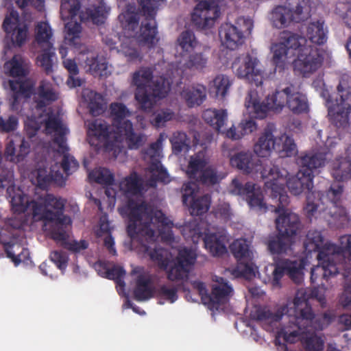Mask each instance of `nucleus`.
<instances>
[{
	"label": "nucleus",
	"mask_w": 351,
	"mask_h": 351,
	"mask_svg": "<svg viewBox=\"0 0 351 351\" xmlns=\"http://www.w3.org/2000/svg\"><path fill=\"white\" fill-rule=\"evenodd\" d=\"M186 55L187 56L183 63L184 69L191 71L202 72L207 67L208 56L204 50H194Z\"/></svg>",
	"instance_id": "34"
},
{
	"label": "nucleus",
	"mask_w": 351,
	"mask_h": 351,
	"mask_svg": "<svg viewBox=\"0 0 351 351\" xmlns=\"http://www.w3.org/2000/svg\"><path fill=\"white\" fill-rule=\"evenodd\" d=\"M178 289L176 286L162 285L156 289L155 294L170 303H173L178 298Z\"/></svg>",
	"instance_id": "64"
},
{
	"label": "nucleus",
	"mask_w": 351,
	"mask_h": 351,
	"mask_svg": "<svg viewBox=\"0 0 351 351\" xmlns=\"http://www.w3.org/2000/svg\"><path fill=\"white\" fill-rule=\"evenodd\" d=\"M308 0H287V6L277 5L271 11L270 21L274 27L281 29L292 22L300 23L310 16Z\"/></svg>",
	"instance_id": "9"
},
{
	"label": "nucleus",
	"mask_w": 351,
	"mask_h": 351,
	"mask_svg": "<svg viewBox=\"0 0 351 351\" xmlns=\"http://www.w3.org/2000/svg\"><path fill=\"white\" fill-rule=\"evenodd\" d=\"M276 137L273 134V125H267L254 145V153L261 158L269 156L274 150Z\"/></svg>",
	"instance_id": "27"
},
{
	"label": "nucleus",
	"mask_w": 351,
	"mask_h": 351,
	"mask_svg": "<svg viewBox=\"0 0 351 351\" xmlns=\"http://www.w3.org/2000/svg\"><path fill=\"white\" fill-rule=\"evenodd\" d=\"M119 189L126 196L139 193L142 189V184L138 174L132 172L123 178L119 183Z\"/></svg>",
	"instance_id": "46"
},
{
	"label": "nucleus",
	"mask_w": 351,
	"mask_h": 351,
	"mask_svg": "<svg viewBox=\"0 0 351 351\" xmlns=\"http://www.w3.org/2000/svg\"><path fill=\"white\" fill-rule=\"evenodd\" d=\"M258 60L249 53L237 58L232 68L236 75L256 86L262 85L263 72L258 68Z\"/></svg>",
	"instance_id": "16"
},
{
	"label": "nucleus",
	"mask_w": 351,
	"mask_h": 351,
	"mask_svg": "<svg viewBox=\"0 0 351 351\" xmlns=\"http://www.w3.org/2000/svg\"><path fill=\"white\" fill-rule=\"evenodd\" d=\"M165 0H139L141 12L145 16L141 22L140 34L138 38L140 42L153 46L156 40L157 24L156 11L160 3Z\"/></svg>",
	"instance_id": "14"
},
{
	"label": "nucleus",
	"mask_w": 351,
	"mask_h": 351,
	"mask_svg": "<svg viewBox=\"0 0 351 351\" xmlns=\"http://www.w3.org/2000/svg\"><path fill=\"white\" fill-rule=\"evenodd\" d=\"M10 75L12 77H26L29 73V62L14 56L10 61Z\"/></svg>",
	"instance_id": "54"
},
{
	"label": "nucleus",
	"mask_w": 351,
	"mask_h": 351,
	"mask_svg": "<svg viewBox=\"0 0 351 351\" xmlns=\"http://www.w3.org/2000/svg\"><path fill=\"white\" fill-rule=\"evenodd\" d=\"M30 151L29 143L24 138L21 140V143L16 149L14 141L10 140L6 145L4 156L6 160L17 163L23 161Z\"/></svg>",
	"instance_id": "33"
},
{
	"label": "nucleus",
	"mask_w": 351,
	"mask_h": 351,
	"mask_svg": "<svg viewBox=\"0 0 351 351\" xmlns=\"http://www.w3.org/2000/svg\"><path fill=\"white\" fill-rule=\"evenodd\" d=\"M156 293V288L152 285V280L150 276L140 274L136 280V287L134 289V297L137 301H145Z\"/></svg>",
	"instance_id": "32"
},
{
	"label": "nucleus",
	"mask_w": 351,
	"mask_h": 351,
	"mask_svg": "<svg viewBox=\"0 0 351 351\" xmlns=\"http://www.w3.org/2000/svg\"><path fill=\"white\" fill-rule=\"evenodd\" d=\"M256 128V123L254 120H245L240 123L238 128L234 126H232L227 130L226 135L228 138H231L232 140H239L243 136L255 131Z\"/></svg>",
	"instance_id": "48"
},
{
	"label": "nucleus",
	"mask_w": 351,
	"mask_h": 351,
	"mask_svg": "<svg viewBox=\"0 0 351 351\" xmlns=\"http://www.w3.org/2000/svg\"><path fill=\"white\" fill-rule=\"evenodd\" d=\"M119 214L127 218V233L132 240H140L143 251L160 269L167 270L171 263L168 252L162 247H152L143 243H154L158 235L165 241H173V221L160 210H154L143 200L128 198L118 208Z\"/></svg>",
	"instance_id": "1"
},
{
	"label": "nucleus",
	"mask_w": 351,
	"mask_h": 351,
	"mask_svg": "<svg viewBox=\"0 0 351 351\" xmlns=\"http://www.w3.org/2000/svg\"><path fill=\"white\" fill-rule=\"evenodd\" d=\"M180 95L189 108L197 107L206 99V87L199 84L188 86L183 88Z\"/></svg>",
	"instance_id": "29"
},
{
	"label": "nucleus",
	"mask_w": 351,
	"mask_h": 351,
	"mask_svg": "<svg viewBox=\"0 0 351 351\" xmlns=\"http://www.w3.org/2000/svg\"><path fill=\"white\" fill-rule=\"evenodd\" d=\"M81 59L84 61L85 68L92 75H102L107 69V64L104 61L99 60L98 56L93 52L82 53Z\"/></svg>",
	"instance_id": "45"
},
{
	"label": "nucleus",
	"mask_w": 351,
	"mask_h": 351,
	"mask_svg": "<svg viewBox=\"0 0 351 351\" xmlns=\"http://www.w3.org/2000/svg\"><path fill=\"white\" fill-rule=\"evenodd\" d=\"M308 43L315 44V46L321 45L326 42L327 36L324 29V23L316 21L310 23L306 29Z\"/></svg>",
	"instance_id": "44"
},
{
	"label": "nucleus",
	"mask_w": 351,
	"mask_h": 351,
	"mask_svg": "<svg viewBox=\"0 0 351 351\" xmlns=\"http://www.w3.org/2000/svg\"><path fill=\"white\" fill-rule=\"evenodd\" d=\"M7 193H8L9 197L10 198L12 209L13 210L14 213H25L30 208L32 210V215L34 217L43 221L40 215H34V208L36 204L45 207V210H54L53 207L48 206H47L46 203V199L47 197L49 195H53L52 194L46 195L44 197L43 203L42 204L38 203L34 200L29 201L27 197L23 193L22 191L19 189L15 191L14 188L8 187L7 189Z\"/></svg>",
	"instance_id": "20"
},
{
	"label": "nucleus",
	"mask_w": 351,
	"mask_h": 351,
	"mask_svg": "<svg viewBox=\"0 0 351 351\" xmlns=\"http://www.w3.org/2000/svg\"><path fill=\"white\" fill-rule=\"evenodd\" d=\"M332 176L338 182H344L351 178V160L348 157H339L331 163Z\"/></svg>",
	"instance_id": "35"
},
{
	"label": "nucleus",
	"mask_w": 351,
	"mask_h": 351,
	"mask_svg": "<svg viewBox=\"0 0 351 351\" xmlns=\"http://www.w3.org/2000/svg\"><path fill=\"white\" fill-rule=\"evenodd\" d=\"M331 245H327L317 254L318 265L311 270V282L317 286H324L330 278L337 276L339 273L337 263L340 261L339 257L330 247Z\"/></svg>",
	"instance_id": "11"
},
{
	"label": "nucleus",
	"mask_w": 351,
	"mask_h": 351,
	"mask_svg": "<svg viewBox=\"0 0 351 351\" xmlns=\"http://www.w3.org/2000/svg\"><path fill=\"white\" fill-rule=\"evenodd\" d=\"M52 36V30L47 22H39L36 27L35 40L38 45L41 47H49L53 45L50 39Z\"/></svg>",
	"instance_id": "53"
},
{
	"label": "nucleus",
	"mask_w": 351,
	"mask_h": 351,
	"mask_svg": "<svg viewBox=\"0 0 351 351\" xmlns=\"http://www.w3.org/2000/svg\"><path fill=\"white\" fill-rule=\"evenodd\" d=\"M327 245L335 244L330 242L324 243V238L322 232L316 230H310L304 241V247L308 253L317 252L319 254Z\"/></svg>",
	"instance_id": "38"
},
{
	"label": "nucleus",
	"mask_w": 351,
	"mask_h": 351,
	"mask_svg": "<svg viewBox=\"0 0 351 351\" xmlns=\"http://www.w3.org/2000/svg\"><path fill=\"white\" fill-rule=\"evenodd\" d=\"M113 137L114 142L111 143L110 149H112L114 143H120L123 140L129 149H137L142 147L147 140L146 136L143 132H134L132 123L130 120L118 122Z\"/></svg>",
	"instance_id": "18"
},
{
	"label": "nucleus",
	"mask_w": 351,
	"mask_h": 351,
	"mask_svg": "<svg viewBox=\"0 0 351 351\" xmlns=\"http://www.w3.org/2000/svg\"><path fill=\"white\" fill-rule=\"evenodd\" d=\"M182 203L184 205H188L190 202L189 210L191 215L199 216L206 213L211 203L210 197L204 195L195 198L194 189L190 183L184 184L182 186Z\"/></svg>",
	"instance_id": "22"
},
{
	"label": "nucleus",
	"mask_w": 351,
	"mask_h": 351,
	"mask_svg": "<svg viewBox=\"0 0 351 351\" xmlns=\"http://www.w3.org/2000/svg\"><path fill=\"white\" fill-rule=\"evenodd\" d=\"M332 250L341 258H347L351 261V234L341 236L339 238V245H330Z\"/></svg>",
	"instance_id": "57"
},
{
	"label": "nucleus",
	"mask_w": 351,
	"mask_h": 351,
	"mask_svg": "<svg viewBox=\"0 0 351 351\" xmlns=\"http://www.w3.org/2000/svg\"><path fill=\"white\" fill-rule=\"evenodd\" d=\"M326 161V154L322 152L311 150L303 152L297 158V164L300 167L295 176L287 180L285 178L289 192L298 195L302 193H310L313 188V171L323 167Z\"/></svg>",
	"instance_id": "5"
},
{
	"label": "nucleus",
	"mask_w": 351,
	"mask_h": 351,
	"mask_svg": "<svg viewBox=\"0 0 351 351\" xmlns=\"http://www.w3.org/2000/svg\"><path fill=\"white\" fill-rule=\"evenodd\" d=\"M274 147V151L280 158L291 157L298 152L293 138L286 134L276 137Z\"/></svg>",
	"instance_id": "36"
},
{
	"label": "nucleus",
	"mask_w": 351,
	"mask_h": 351,
	"mask_svg": "<svg viewBox=\"0 0 351 351\" xmlns=\"http://www.w3.org/2000/svg\"><path fill=\"white\" fill-rule=\"evenodd\" d=\"M167 91L164 79L155 80L149 84L146 93V104H141L139 108L143 111H151L154 107L157 99H162L166 97Z\"/></svg>",
	"instance_id": "28"
},
{
	"label": "nucleus",
	"mask_w": 351,
	"mask_h": 351,
	"mask_svg": "<svg viewBox=\"0 0 351 351\" xmlns=\"http://www.w3.org/2000/svg\"><path fill=\"white\" fill-rule=\"evenodd\" d=\"M213 87L215 90L217 96L224 97L232 83L227 75L219 74L217 75L213 80Z\"/></svg>",
	"instance_id": "63"
},
{
	"label": "nucleus",
	"mask_w": 351,
	"mask_h": 351,
	"mask_svg": "<svg viewBox=\"0 0 351 351\" xmlns=\"http://www.w3.org/2000/svg\"><path fill=\"white\" fill-rule=\"evenodd\" d=\"M153 78V71L149 67L141 68L132 74V84L135 86L134 97L138 105L146 104L147 89Z\"/></svg>",
	"instance_id": "25"
},
{
	"label": "nucleus",
	"mask_w": 351,
	"mask_h": 351,
	"mask_svg": "<svg viewBox=\"0 0 351 351\" xmlns=\"http://www.w3.org/2000/svg\"><path fill=\"white\" fill-rule=\"evenodd\" d=\"M223 241L224 237L217 233L206 234L204 238L205 247L214 256H220L227 252Z\"/></svg>",
	"instance_id": "39"
},
{
	"label": "nucleus",
	"mask_w": 351,
	"mask_h": 351,
	"mask_svg": "<svg viewBox=\"0 0 351 351\" xmlns=\"http://www.w3.org/2000/svg\"><path fill=\"white\" fill-rule=\"evenodd\" d=\"M348 76H343L337 86L339 100L335 104L328 103V116L330 123L337 128H346L351 125V84Z\"/></svg>",
	"instance_id": "8"
},
{
	"label": "nucleus",
	"mask_w": 351,
	"mask_h": 351,
	"mask_svg": "<svg viewBox=\"0 0 351 351\" xmlns=\"http://www.w3.org/2000/svg\"><path fill=\"white\" fill-rule=\"evenodd\" d=\"M276 173L278 174L268 176L265 179V186L266 189L271 191V195L273 198H278V206L275 208V212L280 214L282 212H291L287 208L289 204V197L285 191V178L284 175L277 166ZM274 174V171L272 172Z\"/></svg>",
	"instance_id": "19"
},
{
	"label": "nucleus",
	"mask_w": 351,
	"mask_h": 351,
	"mask_svg": "<svg viewBox=\"0 0 351 351\" xmlns=\"http://www.w3.org/2000/svg\"><path fill=\"white\" fill-rule=\"evenodd\" d=\"M277 232L282 236L292 240L301 228L298 215L293 212H282L278 214L275 221Z\"/></svg>",
	"instance_id": "24"
},
{
	"label": "nucleus",
	"mask_w": 351,
	"mask_h": 351,
	"mask_svg": "<svg viewBox=\"0 0 351 351\" xmlns=\"http://www.w3.org/2000/svg\"><path fill=\"white\" fill-rule=\"evenodd\" d=\"M272 62L276 69L284 70L289 59L294 60V68L304 77H308L317 71L324 61L322 51L315 45L308 44V40L302 36L289 31H282L280 41L271 47Z\"/></svg>",
	"instance_id": "2"
},
{
	"label": "nucleus",
	"mask_w": 351,
	"mask_h": 351,
	"mask_svg": "<svg viewBox=\"0 0 351 351\" xmlns=\"http://www.w3.org/2000/svg\"><path fill=\"white\" fill-rule=\"evenodd\" d=\"M291 243V240L278 232L269 235L266 245L271 254H281L287 252Z\"/></svg>",
	"instance_id": "42"
},
{
	"label": "nucleus",
	"mask_w": 351,
	"mask_h": 351,
	"mask_svg": "<svg viewBox=\"0 0 351 351\" xmlns=\"http://www.w3.org/2000/svg\"><path fill=\"white\" fill-rule=\"evenodd\" d=\"M70 5L69 17L74 19L79 14L82 22L90 21L99 25L104 23L108 12V8L100 1L97 4L88 5L90 0H67Z\"/></svg>",
	"instance_id": "12"
},
{
	"label": "nucleus",
	"mask_w": 351,
	"mask_h": 351,
	"mask_svg": "<svg viewBox=\"0 0 351 351\" xmlns=\"http://www.w3.org/2000/svg\"><path fill=\"white\" fill-rule=\"evenodd\" d=\"M64 67L69 72V77L66 81L68 86L71 88L81 86L84 81L80 77H76L79 73L78 66L74 60L65 59L62 62Z\"/></svg>",
	"instance_id": "56"
},
{
	"label": "nucleus",
	"mask_w": 351,
	"mask_h": 351,
	"mask_svg": "<svg viewBox=\"0 0 351 351\" xmlns=\"http://www.w3.org/2000/svg\"><path fill=\"white\" fill-rule=\"evenodd\" d=\"M196 258V254L193 250L187 247L180 249L173 265L167 271V279L173 282L187 280Z\"/></svg>",
	"instance_id": "17"
},
{
	"label": "nucleus",
	"mask_w": 351,
	"mask_h": 351,
	"mask_svg": "<svg viewBox=\"0 0 351 351\" xmlns=\"http://www.w3.org/2000/svg\"><path fill=\"white\" fill-rule=\"evenodd\" d=\"M132 8H128L125 12L119 14L118 19L120 21L122 28L125 31L134 33L132 36H134L136 34V33H135V30L138 27L139 17L137 12H136L134 10H131ZM133 10H135V8ZM130 36H132V34H130Z\"/></svg>",
	"instance_id": "50"
},
{
	"label": "nucleus",
	"mask_w": 351,
	"mask_h": 351,
	"mask_svg": "<svg viewBox=\"0 0 351 351\" xmlns=\"http://www.w3.org/2000/svg\"><path fill=\"white\" fill-rule=\"evenodd\" d=\"M288 272L289 276L296 283H300L302 278V273L300 269L295 267H289L287 262L278 263L272 273V285L279 286L280 280L285 272Z\"/></svg>",
	"instance_id": "37"
},
{
	"label": "nucleus",
	"mask_w": 351,
	"mask_h": 351,
	"mask_svg": "<svg viewBox=\"0 0 351 351\" xmlns=\"http://www.w3.org/2000/svg\"><path fill=\"white\" fill-rule=\"evenodd\" d=\"M47 206H51L54 210H45V207L36 205L34 208V215H40L45 226L50 225L51 238L60 242L61 245L73 252H80L88 247L85 240L80 241H69L67 228L71 223V218L64 214L65 201L54 195H49L46 199Z\"/></svg>",
	"instance_id": "4"
},
{
	"label": "nucleus",
	"mask_w": 351,
	"mask_h": 351,
	"mask_svg": "<svg viewBox=\"0 0 351 351\" xmlns=\"http://www.w3.org/2000/svg\"><path fill=\"white\" fill-rule=\"evenodd\" d=\"M232 193L246 197V200L250 207L266 210L263 192L261 188L256 187L255 184L248 182L243 186L237 179H234L232 181Z\"/></svg>",
	"instance_id": "21"
},
{
	"label": "nucleus",
	"mask_w": 351,
	"mask_h": 351,
	"mask_svg": "<svg viewBox=\"0 0 351 351\" xmlns=\"http://www.w3.org/2000/svg\"><path fill=\"white\" fill-rule=\"evenodd\" d=\"M213 280L215 284L212 286L211 293L207 297V300L211 308L217 309L220 304L229 301L233 289L228 280L222 277L215 276Z\"/></svg>",
	"instance_id": "23"
},
{
	"label": "nucleus",
	"mask_w": 351,
	"mask_h": 351,
	"mask_svg": "<svg viewBox=\"0 0 351 351\" xmlns=\"http://www.w3.org/2000/svg\"><path fill=\"white\" fill-rule=\"evenodd\" d=\"M208 158L206 156V152L202 150L191 156L187 167L186 173L190 178H195L198 172L206 169L208 164Z\"/></svg>",
	"instance_id": "40"
},
{
	"label": "nucleus",
	"mask_w": 351,
	"mask_h": 351,
	"mask_svg": "<svg viewBox=\"0 0 351 351\" xmlns=\"http://www.w3.org/2000/svg\"><path fill=\"white\" fill-rule=\"evenodd\" d=\"M230 250L238 261H246L251 259L252 252L246 239H237L230 245Z\"/></svg>",
	"instance_id": "51"
},
{
	"label": "nucleus",
	"mask_w": 351,
	"mask_h": 351,
	"mask_svg": "<svg viewBox=\"0 0 351 351\" xmlns=\"http://www.w3.org/2000/svg\"><path fill=\"white\" fill-rule=\"evenodd\" d=\"M43 49L41 54L37 57L38 64L49 75L53 72V58L55 49L53 45L45 47Z\"/></svg>",
	"instance_id": "55"
},
{
	"label": "nucleus",
	"mask_w": 351,
	"mask_h": 351,
	"mask_svg": "<svg viewBox=\"0 0 351 351\" xmlns=\"http://www.w3.org/2000/svg\"><path fill=\"white\" fill-rule=\"evenodd\" d=\"M253 21L250 19L239 17L234 24L225 23L219 29L223 45L230 50H234L244 43V34L251 32Z\"/></svg>",
	"instance_id": "15"
},
{
	"label": "nucleus",
	"mask_w": 351,
	"mask_h": 351,
	"mask_svg": "<svg viewBox=\"0 0 351 351\" xmlns=\"http://www.w3.org/2000/svg\"><path fill=\"white\" fill-rule=\"evenodd\" d=\"M149 171L152 173V176L149 179L150 186H154L156 185L157 182L167 184L170 182L167 169L162 166L160 161H156L151 163L149 166Z\"/></svg>",
	"instance_id": "52"
},
{
	"label": "nucleus",
	"mask_w": 351,
	"mask_h": 351,
	"mask_svg": "<svg viewBox=\"0 0 351 351\" xmlns=\"http://www.w3.org/2000/svg\"><path fill=\"white\" fill-rule=\"evenodd\" d=\"M45 127L47 130L56 132L53 142L58 145V148L63 151L66 150L65 135L67 133V129L62 125L60 118L53 112L49 113L45 121Z\"/></svg>",
	"instance_id": "31"
},
{
	"label": "nucleus",
	"mask_w": 351,
	"mask_h": 351,
	"mask_svg": "<svg viewBox=\"0 0 351 351\" xmlns=\"http://www.w3.org/2000/svg\"><path fill=\"white\" fill-rule=\"evenodd\" d=\"M119 51L126 57L128 61L130 62L137 60L140 56L136 47V42L134 38H128L123 40L121 44Z\"/></svg>",
	"instance_id": "60"
},
{
	"label": "nucleus",
	"mask_w": 351,
	"mask_h": 351,
	"mask_svg": "<svg viewBox=\"0 0 351 351\" xmlns=\"http://www.w3.org/2000/svg\"><path fill=\"white\" fill-rule=\"evenodd\" d=\"M229 0H204L199 2L191 13L192 24L199 29L211 27L220 16V8Z\"/></svg>",
	"instance_id": "13"
},
{
	"label": "nucleus",
	"mask_w": 351,
	"mask_h": 351,
	"mask_svg": "<svg viewBox=\"0 0 351 351\" xmlns=\"http://www.w3.org/2000/svg\"><path fill=\"white\" fill-rule=\"evenodd\" d=\"M58 99V95L50 82L42 80L35 92L34 101L37 110H43Z\"/></svg>",
	"instance_id": "30"
},
{
	"label": "nucleus",
	"mask_w": 351,
	"mask_h": 351,
	"mask_svg": "<svg viewBox=\"0 0 351 351\" xmlns=\"http://www.w3.org/2000/svg\"><path fill=\"white\" fill-rule=\"evenodd\" d=\"M202 118L215 130L219 131L227 121L228 114L226 110L209 108L204 111Z\"/></svg>",
	"instance_id": "41"
},
{
	"label": "nucleus",
	"mask_w": 351,
	"mask_h": 351,
	"mask_svg": "<svg viewBox=\"0 0 351 351\" xmlns=\"http://www.w3.org/2000/svg\"><path fill=\"white\" fill-rule=\"evenodd\" d=\"M175 117L173 111L169 108L160 109L155 111L150 119L151 124L155 128L165 125L167 121H171Z\"/></svg>",
	"instance_id": "59"
},
{
	"label": "nucleus",
	"mask_w": 351,
	"mask_h": 351,
	"mask_svg": "<svg viewBox=\"0 0 351 351\" xmlns=\"http://www.w3.org/2000/svg\"><path fill=\"white\" fill-rule=\"evenodd\" d=\"M89 176L100 184L106 186L112 185L114 181L113 174L106 168H99L93 170Z\"/></svg>",
	"instance_id": "62"
},
{
	"label": "nucleus",
	"mask_w": 351,
	"mask_h": 351,
	"mask_svg": "<svg viewBox=\"0 0 351 351\" xmlns=\"http://www.w3.org/2000/svg\"><path fill=\"white\" fill-rule=\"evenodd\" d=\"M283 311H285V313L289 317H293V320H290V322H293L298 329L291 330L287 328H282L278 332V336L282 337L287 343H294L300 334L304 332L303 330L308 328L314 318L315 313L306 298L305 292L302 290H299L296 293L290 306H287Z\"/></svg>",
	"instance_id": "6"
},
{
	"label": "nucleus",
	"mask_w": 351,
	"mask_h": 351,
	"mask_svg": "<svg viewBox=\"0 0 351 351\" xmlns=\"http://www.w3.org/2000/svg\"><path fill=\"white\" fill-rule=\"evenodd\" d=\"M88 134L93 135L98 140L104 141L106 143V148H108V138H111V132L109 126L104 120L96 119L92 121L88 126Z\"/></svg>",
	"instance_id": "49"
},
{
	"label": "nucleus",
	"mask_w": 351,
	"mask_h": 351,
	"mask_svg": "<svg viewBox=\"0 0 351 351\" xmlns=\"http://www.w3.org/2000/svg\"><path fill=\"white\" fill-rule=\"evenodd\" d=\"M10 89L13 93L25 99H29L34 94V83L29 80H12L9 81Z\"/></svg>",
	"instance_id": "47"
},
{
	"label": "nucleus",
	"mask_w": 351,
	"mask_h": 351,
	"mask_svg": "<svg viewBox=\"0 0 351 351\" xmlns=\"http://www.w3.org/2000/svg\"><path fill=\"white\" fill-rule=\"evenodd\" d=\"M343 191V187L339 183H333L326 191V194L320 195L319 192L311 191L306 195V204L304 210L308 217L313 216L317 211L318 203L312 200L317 194L319 199L317 202L321 201L323 204L328 202L331 206L329 208V214L337 228H343L350 221V217L346 209L341 206V198Z\"/></svg>",
	"instance_id": "7"
},
{
	"label": "nucleus",
	"mask_w": 351,
	"mask_h": 351,
	"mask_svg": "<svg viewBox=\"0 0 351 351\" xmlns=\"http://www.w3.org/2000/svg\"><path fill=\"white\" fill-rule=\"evenodd\" d=\"M177 44L182 49L181 55L184 58L188 53L197 49L199 45L193 31H183L177 38Z\"/></svg>",
	"instance_id": "43"
},
{
	"label": "nucleus",
	"mask_w": 351,
	"mask_h": 351,
	"mask_svg": "<svg viewBox=\"0 0 351 351\" xmlns=\"http://www.w3.org/2000/svg\"><path fill=\"white\" fill-rule=\"evenodd\" d=\"M7 256L12 259L15 266L19 265L26 256L28 250L19 244L9 245L5 247Z\"/></svg>",
	"instance_id": "61"
},
{
	"label": "nucleus",
	"mask_w": 351,
	"mask_h": 351,
	"mask_svg": "<svg viewBox=\"0 0 351 351\" xmlns=\"http://www.w3.org/2000/svg\"><path fill=\"white\" fill-rule=\"evenodd\" d=\"M232 167H236L245 174H260L261 178L265 179L268 176H272L274 171L276 175L277 166L273 165L267 158H254L251 152H241L230 158Z\"/></svg>",
	"instance_id": "10"
},
{
	"label": "nucleus",
	"mask_w": 351,
	"mask_h": 351,
	"mask_svg": "<svg viewBox=\"0 0 351 351\" xmlns=\"http://www.w3.org/2000/svg\"><path fill=\"white\" fill-rule=\"evenodd\" d=\"M19 15L16 12L10 13V16H6L3 22V28L7 33L12 32L13 42L19 47H21L26 40L27 37L28 28L26 25L22 27L19 25Z\"/></svg>",
	"instance_id": "26"
},
{
	"label": "nucleus",
	"mask_w": 351,
	"mask_h": 351,
	"mask_svg": "<svg viewBox=\"0 0 351 351\" xmlns=\"http://www.w3.org/2000/svg\"><path fill=\"white\" fill-rule=\"evenodd\" d=\"M245 106L256 119H263L267 116L269 110L280 112L287 106L294 114H302L308 112V105L306 97L294 91L293 85H290L281 90H276L271 95H268L265 101L260 102L256 90H250L245 97Z\"/></svg>",
	"instance_id": "3"
},
{
	"label": "nucleus",
	"mask_w": 351,
	"mask_h": 351,
	"mask_svg": "<svg viewBox=\"0 0 351 351\" xmlns=\"http://www.w3.org/2000/svg\"><path fill=\"white\" fill-rule=\"evenodd\" d=\"M69 147L66 145V150H62L58 148V152L62 154V159L60 166L66 176L71 175L73 172L76 171L80 165L78 161L74 156L69 154Z\"/></svg>",
	"instance_id": "58"
}]
</instances>
